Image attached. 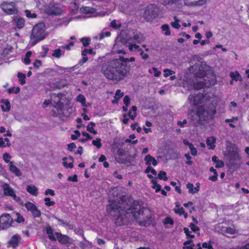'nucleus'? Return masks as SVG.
Here are the masks:
<instances>
[{"mask_svg":"<svg viewBox=\"0 0 249 249\" xmlns=\"http://www.w3.org/2000/svg\"><path fill=\"white\" fill-rule=\"evenodd\" d=\"M109 202L107 206V212L108 214L115 213L112 215V220L117 226L127 225L131 216L137 219L142 216V218L145 220L151 217L150 210L142 206V201H134L131 206L126 210L122 209L119 203L115 201H109Z\"/></svg>","mask_w":249,"mask_h":249,"instance_id":"f257e3e1","label":"nucleus"},{"mask_svg":"<svg viewBox=\"0 0 249 249\" xmlns=\"http://www.w3.org/2000/svg\"><path fill=\"white\" fill-rule=\"evenodd\" d=\"M101 71L107 79L117 82L123 80L129 72L126 65L118 59L104 63Z\"/></svg>","mask_w":249,"mask_h":249,"instance_id":"f03ea898","label":"nucleus"},{"mask_svg":"<svg viewBox=\"0 0 249 249\" xmlns=\"http://www.w3.org/2000/svg\"><path fill=\"white\" fill-rule=\"evenodd\" d=\"M216 106L217 103L214 102L211 98L206 99L203 105L197 107L196 114L203 121L212 120L216 113Z\"/></svg>","mask_w":249,"mask_h":249,"instance_id":"7ed1b4c3","label":"nucleus"},{"mask_svg":"<svg viewBox=\"0 0 249 249\" xmlns=\"http://www.w3.org/2000/svg\"><path fill=\"white\" fill-rule=\"evenodd\" d=\"M45 25L43 23H38L33 26L30 35V41L33 45H36L39 41L45 39Z\"/></svg>","mask_w":249,"mask_h":249,"instance_id":"20e7f679","label":"nucleus"},{"mask_svg":"<svg viewBox=\"0 0 249 249\" xmlns=\"http://www.w3.org/2000/svg\"><path fill=\"white\" fill-rule=\"evenodd\" d=\"M46 232L49 239L52 241H55L57 239L59 243L65 246H69L71 243V238L67 235L62 234L61 232H55V235L56 236V237H55V236H54L53 229L50 225L46 226Z\"/></svg>","mask_w":249,"mask_h":249,"instance_id":"39448f33","label":"nucleus"},{"mask_svg":"<svg viewBox=\"0 0 249 249\" xmlns=\"http://www.w3.org/2000/svg\"><path fill=\"white\" fill-rule=\"evenodd\" d=\"M182 0L185 6L196 7L201 6L207 2V0H167L163 3L165 5L177 4Z\"/></svg>","mask_w":249,"mask_h":249,"instance_id":"423d86ee","label":"nucleus"},{"mask_svg":"<svg viewBox=\"0 0 249 249\" xmlns=\"http://www.w3.org/2000/svg\"><path fill=\"white\" fill-rule=\"evenodd\" d=\"M158 8L154 4H150L147 6L143 13V17L147 21H150L158 15Z\"/></svg>","mask_w":249,"mask_h":249,"instance_id":"0eeeda50","label":"nucleus"},{"mask_svg":"<svg viewBox=\"0 0 249 249\" xmlns=\"http://www.w3.org/2000/svg\"><path fill=\"white\" fill-rule=\"evenodd\" d=\"M13 219L9 214L4 213L0 217V230H4L10 228Z\"/></svg>","mask_w":249,"mask_h":249,"instance_id":"6e6552de","label":"nucleus"},{"mask_svg":"<svg viewBox=\"0 0 249 249\" xmlns=\"http://www.w3.org/2000/svg\"><path fill=\"white\" fill-rule=\"evenodd\" d=\"M53 95L57 98V101H53V103L52 104L53 107L56 109L57 112L54 110H52V115L53 117H57L59 112L62 110L64 107V104L61 102L62 94L61 93H59L57 94H53Z\"/></svg>","mask_w":249,"mask_h":249,"instance_id":"1a4fd4ad","label":"nucleus"},{"mask_svg":"<svg viewBox=\"0 0 249 249\" xmlns=\"http://www.w3.org/2000/svg\"><path fill=\"white\" fill-rule=\"evenodd\" d=\"M1 9L2 11L8 15L16 14L18 12L16 8L15 3L13 2H8L3 1L1 4Z\"/></svg>","mask_w":249,"mask_h":249,"instance_id":"9d476101","label":"nucleus"},{"mask_svg":"<svg viewBox=\"0 0 249 249\" xmlns=\"http://www.w3.org/2000/svg\"><path fill=\"white\" fill-rule=\"evenodd\" d=\"M137 108L136 106H132L131 109L129 110L127 114L126 113H124V114H123V124H128L129 121V118H128V116L131 120H135V118L137 116Z\"/></svg>","mask_w":249,"mask_h":249,"instance_id":"9b49d317","label":"nucleus"},{"mask_svg":"<svg viewBox=\"0 0 249 249\" xmlns=\"http://www.w3.org/2000/svg\"><path fill=\"white\" fill-rule=\"evenodd\" d=\"M3 194L5 196H10L13 198L14 200L17 201H18L20 200L19 197L16 196V194L14 189L10 187V186L6 183H4L2 186Z\"/></svg>","mask_w":249,"mask_h":249,"instance_id":"f8f14e48","label":"nucleus"},{"mask_svg":"<svg viewBox=\"0 0 249 249\" xmlns=\"http://www.w3.org/2000/svg\"><path fill=\"white\" fill-rule=\"evenodd\" d=\"M26 209L31 212L33 217H39L41 215V211L38 209L35 204L30 201H27L25 203Z\"/></svg>","mask_w":249,"mask_h":249,"instance_id":"ddd939ff","label":"nucleus"},{"mask_svg":"<svg viewBox=\"0 0 249 249\" xmlns=\"http://www.w3.org/2000/svg\"><path fill=\"white\" fill-rule=\"evenodd\" d=\"M205 97L204 95L202 93H198L194 95L189 96L188 99L189 100H193L194 105L195 106L199 105L204 100Z\"/></svg>","mask_w":249,"mask_h":249,"instance_id":"4468645a","label":"nucleus"},{"mask_svg":"<svg viewBox=\"0 0 249 249\" xmlns=\"http://www.w3.org/2000/svg\"><path fill=\"white\" fill-rule=\"evenodd\" d=\"M20 238L18 234H16L12 236L11 239L7 243V247H12L14 248L18 246Z\"/></svg>","mask_w":249,"mask_h":249,"instance_id":"2eb2a0df","label":"nucleus"},{"mask_svg":"<svg viewBox=\"0 0 249 249\" xmlns=\"http://www.w3.org/2000/svg\"><path fill=\"white\" fill-rule=\"evenodd\" d=\"M13 22L18 29H21L25 26V21L24 18L16 16L13 18Z\"/></svg>","mask_w":249,"mask_h":249,"instance_id":"dca6fc26","label":"nucleus"},{"mask_svg":"<svg viewBox=\"0 0 249 249\" xmlns=\"http://www.w3.org/2000/svg\"><path fill=\"white\" fill-rule=\"evenodd\" d=\"M144 160H145V163H146L148 166H150L151 165L155 166L158 164L157 160L149 154L145 156Z\"/></svg>","mask_w":249,"mask_h":249,"instance_id":"f3484780","label":"nucleus"},{"mask_svg":"<svg viewBox=\"0 0 249 249\" xmlns=\"http://www.w3.org/2000/svg\"><path fill=\"white\" fill-rule=\"evenodd\" d=\"M0 102L3 104V105H1V108L2 111L6 112L10 110L11 104L9 100L1 99Z\"/></svg>","mask_w":249,"mask_h":249,"instance_id":"a211bd4d","label":"nucleus"},{"mask_svg":"<svg viewBox=\"0 0 249 249\" xmlns=\"http://www.w3.org/2000/svg\"><path fill=\"white\" fill-rule=\"evenodd\" d=\"M216 139L214 137H211L206 139V144L209 146V149L213 150L214 149L215 145Z\"/></svg>","mask_w":249,"mask_h":249,"instance_id":"6ab92c4d","label":"nucleus"},{"mask_svg":"<svg viewBox=\"0 0 249 249\" xmlns=\"http://www.w3.org/2000/svg\"><path fill=\"white\" fill-rule=\"evenodd\" d=\"M230 76L231 78L235 81H241L242 80V78L240 73L237 71H231L230 72Z\"/></svg>","mask_w":249,"mask_h":249,"instance_id":"aec40b11","label":"nucleus"},{"mask_svg":"<svg viewBox=\"0 0 249 249\" xmlns=\"http://www.w3.org/2000/svg\"><path fill=\"white\" fill-rule=\"evenodd\" d=\"M186 188L188 189L189 194H195L198 192V187H194V184L192 183H188Z\"/></svg>","mask_w":249,"mask_h":249,"instance_id":"412c9836","label":"nucleus"},{"mask_svg":"<svg viewBox=\"0 0 249 249\" xmlns=\"http://www.w3.org/2000/svg\"><path fill=\"white\" fill-rule=\"evenodd\" d=\"M27 191L34 196H36L37 195V188L33 185H30L27 187Z\"/></svg>","mask_w":249,"mask_h":249,"instance_id":"4be33fe9","label":"nucleus"},{"mask_svg":"<svg viewBox=\"0 0 249 249\" xmlns=\"http://www.w3.org/2000/svg\"><path fill=\"white\" fill-rule=\"evenodd\" d=\"M80 13L84 14H91L95 11L94 8L89 6H82L79 10Z\"/></svg>","mask_w":249,"mask_h":249,"instance_id":"5701e85b","label":"nucleus"},{"mask_svg":"<svg viewBox=\"0 0 249 249\" xmlns=\"http://www.w3.org/2000/svg\"><path fill=\"white\" fill-rule=\"evenodd\" d=\"M129 40H133L134 41H136L138 43H140L143 41L142 35L140 34H137L135 35L133 37L127 39L124 42L129 41Z\"/></svg>","mask_w":249,"mask_h":249,"instance_id":"b1692460","label":"nucleus"},{"mask_svg":"<svg viewBox=\"0 0 249 249\" xmlns=\"http://www.w3.org/2000/svg\"><path fill=\"white\" fill-rule=\"evenodd\" d=\"M59 9L55 6H51L47 9V13L50 15H57L59 14Z\"/></svg>","mask_w":249,"mask_h":249,"instance_id":"393cba45","label":"nucleus"},{"mask_svg":"<svg viewBox=\"0 0 249 249\" xmlns=\"http://www.w3.org/2000/svg\"><path fill=\"white\" fill-rule=\"evenodd\" d=\"M145 173L146 174H148L147 177L150 179L152 178L153 177L151 174L148 173H151L154 175H156L157 174V172L151 166H147L146 170H145Z\"/></svg>","mask_w":249,"mask_h":249,"instance_id":"a878e982","label":"nucleus"},{"mask_svg":"<svg viewBox=\"0 0 249 249\" xmlns=\"http://www.w3.org/2000/svg\"><path fill=\"white\" fill-rule=\"evenodd\" d=\"M10 170L12 173H14L17 176H20L21 175V173L20 170L12 162H11V164L10 165Z\"/></svg>","mask_w":249,"mask_h":249,"instance_id":"bb28decb","label":"nucleus"},{"mask_svg":"<svg viewBox=\"0 0 249 249\" xmlns=\"http://www.w3.org/2000/svg\"><path fill=\"white\" fill-rule=\"evenodd\" d=\"M230 159L233 160H240V157L239 155L238 151H232L230 152L229 153Z\"/></svg>","mask_w":249,"mask_h":249,"instance_id":"cd10ccee","label":"nucleus"},{"mask_svg":"<svg viewBox=\"0 0 249 249\" xmlns=\"http://www.w3.org/2000/svg\"><path fill=\"white\" fill-rule=\"evenodd\" d=\"M175 213L178 214L180 216H182V214H184L185 211L183 207H179V204L178 202L176 203L175 205V209H174Z\"/></svg>","mask_w":249,"mask_h":249,"instance_id":"c85d7f7f","label":"nucleus"},{"mask_svg":"<svg viewBox=\"0 0 249 249\" xmlns=\"http://www.w3.org/2000/svg\"><path fill=\"white\" fill-rule=\"evenodd\" d=\"M210 171L213 173V175L209 177V179L213 182L216 181L217 180L218 174L215 169L213 167H211L210 168Z\"/></svg>","mask_w":249,"mask_h":249,"instance_id":"c756f323","label":"nucleus"},{"mask_svg":"<svg viewBox=\"0 0 249 249\" xmlns=\"http://www.w3.org/2000/svg\"><path fill=\"white\" fill-rule=\"evenodd\" d=\"M95 126V124L94 123L90 122L89 124L87 126V129L88 131L95 135L97 133V131L94 129V127Z\"/></svg>","mask_w":249,"mask_h":249,"instance_id":"7c9ffc66","label":"nucleus"},{"mask_svg":"<svg viewBox=\"0 0 249 249\" xmlns=\"http://www.w3.org/2000/svg\"><path fill=\"white\" fill-rule=\"evenodd\" d=\"M152 188L155 189V192L158 193L161 190V185L158 184L156 179H152Z\"/></svg>","mask_w":249,"mask_h":249,"instance_id":"2f4dec72","label":"nucleus"},{"mask_svg":"<svg viewBox=\"0 0 249 249\" xmlns=\"http://www.w3.org/2000/svg\"><path fill=\"white\" fill-rule=\"evenodd\" d=\"M18 77V81L21 84H24L26 83L25 78L26 75L21 72H18L17 74Z\"/></svg>","mask_w":249,"mask_h":249,"instance_id":"473e14b6","label":"nucleus"},{"mask_svg":"<svg viewBox=\"0 0 249 249\" xmlns=\"http://www.w3.org/2000/svg\"><path fill=\"white\" fill-rule=\"evenodd\" d=\"M82 58L80 61V62L85 63L88 60V57L87 56V49L85 48L82 52Z\"/></svg>","mask_w":249,"mask_h":249,"instance_id":"72a5a7b5","label":"nucleus"},{"mask_svg":"<svg viewBox=\"0 0 249 249\" xmlns=\"http://www.w3.org/2000/svg\"><path fill=\"white\" fill-rule=\"evenodd\" d=\"M159 179H163L164 181L168 180V177L167 176V173L166 172L160 171L158 174Z\"/></svg>","mask_w":249,"mask_h":249,"instance_id":"f704fd0d","label":"nucleus"},{"mask_svg":"<svg viewBox=\"0 0 249 249\" xmlns=\"http://www.w3.org/2000/svg\"><path fill=\"white\" fill-rule=\"evenodd\" d=\"M80 41L82 42L83 46L86 47L90 44L91 40L89 37H83L80 39Z\"/></svg>","mask_w":249,"mask_h":249,"instance_id":"c9c22d12","label":"nucleus"},{"mask_svg":"<svg viewBox=\"0 0 249 249\" xmlns=\"http://www.w3.org/2000/svg\"><path fill=\"white\" fill-rule=\"evenodd\" d=\"M92 144L95 146L97 148H100L102 146L101 140L99 138H96L95 140H93L92 142Z\"/></svg>","mask_w":249,"mask_h":249,"instance_id":"e433bc0d","label":"nucleus"},{"mask_svg":"<svg viewBox=\"0 0 249 249\" xmlns=\"http://www.w3.org/2000/svg\"><path fill=\"white\" fill-rule=\"evenodd\" d=\"M175 21L171 22V25L175 29H179L181 25L179 24V20L178 19L177 16L174 17Z\"/></svg>","mask_w":249,"mask_h":249,"instance_id":"4c0bfd02","label":"nucleus"},{"mask_svg":"<svg viewBox=\"0 0 249 249\" xmlns=\"http://www.w3.org/2000/svg\"><path fill=\"white\" fill-rule=\"evenodd\" d=\"M161 29L162 31L165 32V35L167 36H169L170 35V30L169 28V26L168 24H164L162 25Z\"/></svg>","mask_w":249,"mask_h":249,"instance_id":"58836bf2","label":"nucleus"},{"mask_svg":"<svg viewBox=\"0 0 249 249\" xmlns=\"http://www.w3.org/2000/svg\"><path fill=\"white\" fill-rule=\"evenodd\" d=\"M134 49H135V50H137L138 52H140V51H139V50L141 49L138 45L133 44H129L128 45L129 51L130 52H132L133 51Z\"/></svg>","mask_w":249,"mask_h":249,"instance_id":"ea45409f","label":"nucleus"},{"mask_svg":"<svg viewBox=\"0 0 249 249\" xmlns=\"http://www.w3.org/2000/svg\"><path fill=\"white\" fill-rule=\"evenodd\" d=\"M206 75V72L204 70L199 69L197 72L196 73V76L200 78H204Z\"/></svg>","mask_w":249,"mask_h":249,"instance_id":"a19ab883","label":"nucleus"},{"mask_svg":"<svg viewBox=\"0 0 249 249\" xmlns=\"http://www.w3.org/2000/svg\"><path fill=\"white\" fill-rule=\"evenodd\" d=\"M124 95V93L122 92L121 89H118L116 90V93H115V96H114V98L115 99H119L122 98Z\"/></svg>","mask_w":249,"mask_h":249,"instance_id":"79ce46f5","label":"nucleus"},{"mask_svg":"<svg viewBox=\"0 0 249 249\" xmlns=\"http://www.w3.org/2000/svg\"><path fill=\"white\" fill-rule=\"evenodd\" d=\"M121 23L117 24L116 20H113L110 22V26L115 29H118L121 27Z\"/></svg>","mask_w":249,"mask_h":249,"instance_id":"37998d69","label":"nucleus"},{"mask_svg":"<svg viewBox=\"0 0 249 249\" xmlns=\"http://www.w3.org/2000/svg\"><path fill=\"white\" fill-rule=\"evenodd\" d=\"M7 91L9 93H15V94H17L19 92V88L18 87H12L8 89Z\"/></svg>","mask_w":249,"mask_h":249,"instance_id":"c03bdc74","label":"nucleus"},{"mask_svg":"<svg viewBox=\"0 0 249 249\" xmlns=\"http://www.w3.org/2000/svg\"><path fill=\"white\" fill-rule=\"evenodd\" d=\"M42 65V61L40 60L36 59L33 63L34 67L37 70Z\"/></svg>","mask_w":249,"mask_h":249,"instance_id":"a18cd8bd","label":"nucleus"},{"mask_svg":"<svg viewBox=\"0 0 249 249\" xmlns=\"http://www.w3.org/2000/svg\"><path fill=\"white\" fill-rule=\"evenodd\" d=\"M61 55V51L60 49H57L53 50V53H52V56H54L56 58H60Z\"/></svg>","mask_w":249,"mask_h":249,"instance_id":"49530a36","label":"nucleus"},{"mask_svg":"<svg viewBox=\"0 0 249 249\" xmlns=\"http://www.w3.org/2000/svg\"><path fill=\"white\" fill-rule=\"evenodd\" d=\"M204 84L203 82H199L194 83V87L195 89H200L203 88Z\"/></svg>","mask_w":249,"mask_h":249,"instance_id":"de8ad7c7","label":"nucleus"},{"mask_svg":"<svg viewBox=\"0 0 249 249\" xmlns=\"http://www.w3.org/2000/svg\"><path fill=\"white\" fill-rule=\"evenodd\" d=\"M77 100L78 102H80L83 105H85L86 99L85 97L82 94H79L77 97Z\"/></svg>","mask_w":249,"mask_h":249,"instance_id":"09e8293b","label":"nucleus"},{"mask_svg":"<svg viewBox=\"0 0 249 249\" xmlns=\"http://www.w3.org/2000/svg\"><path fill=\"white\" fill-rule=\"evenodd\" d=\"M25 13L26 17L28 18H36V14L34 13H32L29 10H26Z\"/></svg>","mask_w":249,"mask_h":249,"instance_id":"8fccbe9b","label":"nucleus"},{"mask_svg":"<svg viewBox=\"0 0 249 249\" xmlns=\"http://www.w3.org/2000/svg\"><path fill=\"white\" fill-rule=\"evenodd\" d=\"M44 201L45 202V205L47 206H51L54 205L55 204V201H51L50 197L45 198L44 199Z\"/></svg>","mask_w":249,"mask_h":249,"instance_id":"3c124183","label":"nucleus"},{"mask_svg":"<svg viewBox=\"0 0 249 249\" xmlns=\"http://www.w3.org/2000/svg\"><path fill=\"white\" fill-rule=\"evenodd\" d=\"M75 134H72L71 135V139L75 141L78 139V138L80 136V132L78 130H74Z\"/></svg>","mask_w":249,"mask_h":249,"instance_id":"603ef678","label":"nucleus"},{"mask_svg":"<svg viewBox=\"0 0 249 249\" xmlns=\"http://www.w3.org/2000/svg\"><path fill=\"white\" fill-rule=\"evenodd\" d=\"M11 157L10 155L7 153H5L3 155V159L6 163H9L10 161Z\"/></svg>","mask_w":249,"mask_h":249,"instance_id":"864d4df0","label":"nucleus"},{"mask_svg":"<svg viewBox=\"0 0 249 249\" xmlns=\"http://www.w3.org/2000/svg\"><path fill=\"white\" fill-rule=\"evenodd\" d=\"M189 227L194 232H196V231H199L200 230L198 226H196L194 223H190Z\"/></svg>","mask_w":249,"mask_h":249,"instance_id":"5fc2aeb1","label":"nucleus"},{"mask_svg":"<svg viewBox=\"0 0 249 249\" xmlns=\"http://www.w3.org/2000/svg\"><path fill=\"white\" fill-rule=\"evenodd\" d=\"M185 158L187 159L186 163L189 165H192L193 164V161L191 160V157L189 154H185L184 155Z\"/></svg>","mask_w":249,"mask_h":249,"instance_id":"6e6d98bb","label":"nucleus"},{"mask_svg":"<svg viewBox=\"0 0 249 249\" xmlns=\"http://www.w3.org/2000/svg\"><path fill=\"white\" fill-rule=\"evenodd\" d=\"M17 218L16 219V222L18 223H20L21 222H24L25 221V219L24 218V217H23V216L19 213H17Z\"/></svg>","mask_w":249,"mask_h":249,"instance_id":"4d7b16f0","label":"nucleus"},{"mask_svg":"<svg viewBox=\"0 0 249 249\" xmlns=\"http://www.w3.org/2000/svg\"><path fill=\"white\" fill-rule=\"evenodd\" d=\"M183 231L187 238H193L195 237V235L194 234L190 233V231L187 228H184Z\"/></svg>","mask_w":249,"mask_h":249,"instance_id":"13d9d810","label":"nucleus"},{"mask_svg":"<svg viewBox=\"0 0 249 249\" xmlns=\"http://www.w3.org/2000/svg\"><path fill=\"white\" fill-rule=\"evenodd\" d=\"M131 102V99L128 95H125L123 99V103L126 106H128Z\"/></svg>","mask_w":249,"mask_h":249,"instance_id":"bf43d9fd","label":"nucleus"},{"mask_svg":"<svg viewBox=\"0 0 249 249\" xmlns=\"http://www.w3.org/2000/svg\"><path fill=\"white\" fill-rule=\"evenodd\" d=\"M190 150H191V154L193 156H196L197 155V151L196 148H195L193 145L189 147Z\"/></svg>","mask_w":249,"mask_h":249,"instance_id":"052dcab7","label":"nucleus"},{"mask_svg":"<svg viewBox=\"0 0 249 249\" xmlns=\"http://www.w3.org/2000/svg\"><path fill=\"white\" fill-rule=\"evenodd\" d=\"M174 73L175 72L173 71L170 70V69H165L164 70V76L165 77H167Z\"/></svg>","mask_w":249,"mask_h":249,"instance_id":"680f3d73","label":"nucleus"},{"mask_svg":"<svg viewBox=\"0 0 249 249\" xmlns=\"http://www.w3.org/2000/svg\"><path fill=\"white\" fill-rule=\"evenodd\" d=\"M67 180L68 181H71L72 182H77L78 181V178L76 174H74L72 176L68 177Z\"/></svg>","mask_w":249,"mask_h":249,"instance_id":"e2e57ef3","label":"nucleus"},{"mask_svg":"<svg viewBox=\"0 0 249 249\" xmlns=\"http://www.w3.org/2000/svg\"><path fill=\"white\" fill-rule=\"evenodd\" d=\"M76 147V144L74 143H70V144H68V150L69 151L72 152L74 150V149Z\"/></svg>","mask_w":249,"mask_h":249,"instance_id":"0e129e2a","label":"nucleus"},{"mask_svg":"<svg viewBox=\"0 0 249 249\" xmlns=\"http://www.w3.org/2000/svg\"><path fill=\"white\" fill-rule=\"evenodd\" d=\"M139 51H140V55L143 59L145 60L149 57V54L143 52L142 49H140Z\"/></svg>","mask_w":249,"mask_h":249,"instance_id":"69168bd1","label":"nucleus"},{"mask_svg":"<svg viewBox=\"0 0 249 249\" xmlns=\"http://www.w3.org/2000/svg\"><path fill=\"white\" fill-rule=\"evenodd\" d=\"M225 232H226L229 234H233L235 233V231L234 229H233L231 227H228L226 228Z\"/></svg>","mask_w":249,"mask_h":249,"instance_id":"338daca9","label":"nucleus"},{"mask_svg":"<svg viewBox=\"0 0 249 249\" xmlns=\"http://www.w3.org/2000/svg\"><path fill=\"white\" fill-rule=\"evenodd\" d=\"M165 224H171L172 225L174 223V221L170 217H166L164 222Z\"/></svg>","mask_w":249,"mask_h":249,"instance_id":"774afa93","label":"nucleus"}]
</instances>
